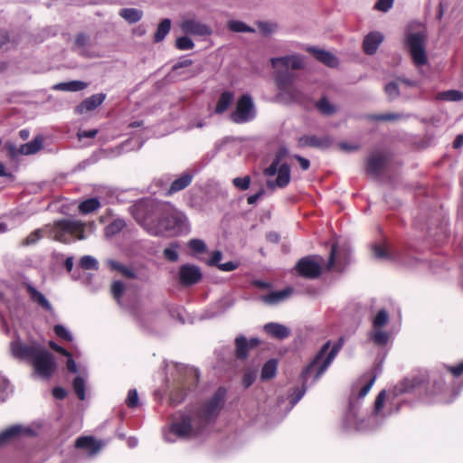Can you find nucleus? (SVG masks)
Returning <instances> with one entry per match:
<instances>
[{"label": "nucleus", "instance_id": "nucleus-40", "mask_svg": "<svg viewBox=\"0 0 463 463\" xmlns=\"http://www.w3.org/2000/svg\"><path fill=\"white\" fill-rule=\"evenodd\" d=\"M79 266L83 269L97 270L99 269V262L94 257L85 255L80 258Z\"/></svg>", "mask_w": 463, "mask_h": 463}, {"label": "nucleus", "instance_id": "nucleus-6", "mask_svg": "<svg viewBox=\"0 0 463 463\" xmlns=\"http://www.w3.org/2000/svg\"><path fill=\"white\" fill-rule=\"evenodd\" d=\"M227 396V389L219 387L213 396L205 401L196 412L200 425L205 427L214 421L219 416L221 411L224 407Z\"/></svg>", "mask_w": 463, "mask_h": 463}, {"label": "nucleus", "instance_id": "nucleus-4", "mask_svg": "<svg viewBox=\"0 0 463 463\" xmlns=\"http://www.w3.org/2000/svg\"><path fill=\"white\" fill-rule=\"evenodd\" d=\"M85 224L79 221L63 220L56 222L52 227L45 226L31 232L23 241V246H30L40 241L44 234L61 242H69L70 237L79 240L85 238Z\"/></svg>", "mask_w": 463, "mask_h": 463}, {"label": "nucleus", "instance_id": "nucleus-63", "mask_svg": "<svg viewBox=\"0 0 463 463\" xmlns=\"http://www.w3.org/2000/svg\"><path fill=\"white\" fill-rule=\"evenodd\" d=\"M256 376L253 372H246L242 377V385L244 388H249L255 382Z\"/></svg>", "mask_w": 463, "mask_h": 463}, {"label": "nucleus", "instance_id": "nucleus-61", "mask_svg": "<svg viewBox=\"0 0 463 463\" xmlns=\"http://www.w3.org/2000/svg\"><path fill=\"white\" fill-rule=\"evenodd\" d=\"M392 5L393 0H378L374 5V8L382 12H387L392 8Z\"/></svg>", "mask_w": 463, "mask_h": 463}, {"label": "nucleus", "instance_id": "nucleus-31", "mask_svg": "<svg viewBox=\"0 0 463 463\" xmlns=\"http://www.w3.org/2000/svg\"><path fill=\"white\" fill-rule=\"evenodd\" d=\"M24 429L20 425H13L0 433V445H3L22 434Z\"/></svg>", "mask_w": 463, "mask_h": 463}, {"label": "nucleus", "instance_id": "nucleus-52", "mask_svg": "<svg viewBox=\"0 0 463 463\" xmlns=\"http://www.w3.org/2000/svg\"><path fill=\"white\" fill-rule=\"evenodd\" d=\"M371 339L378 345H384L388 342L389 335L386 332L378 330L372 335Z\"/></svg>", "mask_w": 463, "mask_h": 463}, {"label": "nucleus", "instance_id": "nucleus-35", "mask_svg": "<svg viewBox=\"0 0 463 463\" xmlns=\"http://www.w3.org/2000/svg\"><path fill=\"white\" fill-rule=\"evenodd\" d=\"M100 207V203L98 198H90L79 204V211L82 214H88L97 211Z\"/></svg>", "mask_w": 463, "mask_h": 463}, {"label": "nucleus", "instance_id": "nucleus-5", "mask_svg": "<svg viewBox=\"0 0 463 463\" xmlns=\"http://www.w3.org/2000/svg\"><path fill=\"white\" fill-rule=\"evenodd\" d=\"M330 344V341L324 344L310 363L303 368L300 378L306 385H308L310 380L311 384L315 383L327 370L339 352L341 343H336L332 347Z\"/></svg>", "mask_w": 463, "mask_h": 463}, {"label": "nucleus", "instance_id": "nucleus-58", "mask_svg": "<svg viewBox=\"0 0 463 463\" xmlns=\"http://www.w3.org/2000/svg\"><path fill=\"white\" fill-rule=\"evenodd\" d=\"M307 385H306L305 383H302V387L301 389H296L294 391V393L292 394V397H291V400H290V403L292 405H295L297 402H298V401L303 397V395L305 394L306 391H307Z\"/></svg>", "mask_w": 463, "mask_h": 463}, {"label": "nucleus", "instance_id": "nucleus-14", "mask_svg": "<svg viewBox=\"0 0 463 463\" xmlns=\"http://www.w3.org/2000/svg\"><path fill=\"white\" fill-rule=\"evenodd\" d=\"M260 345L258 338H247L243 335H239L235 338V356L239 360H245L248 357V352L251 348H255Z\"/></svg>", "mask_w": 463, "mask_h": 463}, {"label": "nucleus", "instance_id": "nucleus-59", "mask_svg": "<svg viewBox=\"0 0 463 463\" xmlns=\"http://www.w3.org/2000/svg\"><path fill=\"white\" fill-rule=\"evenodd\" d=\"M258 28L263 34H269L275 31L276 24L267 22H259Z\"/></svg>", "mask_w": 463, "mask_h": 463}, {"label": "nucleus", "instance_id": "nucleus-49", "mask_svg": "<svg viewBox=\"0 0 463 463\" xmlns=\"http://www.w3.org/2000/svg\"><path fill=\"white\" fill-rule=\"evenodd\" d=\"M445 391V381L442 377H439L438 380L433 382L431 388L428 391L429 394L438 395L442 393Z\"/></svg>", "mask_w": 463, "mask_h": 463}, {"label": "nucleus", "instance_id": "nucleus-51", "mask_svg": "<svg viewBox=\"0 0 463 463\" xmlns=\"http://www.w3.org/2000/svg\"><path fill=\"white\" fill-rule=\"evenodd\" d=\"M177 244H172L165 248L163 251L164 257L169 261H176L178 260Z\"/></svg>", "mask_w": 463, "mask_h": 463}, {"label": "nucleus", "instance_id": "nucleus-46", "mask_svg": "<svg viewBox=\"0 0 463 463\" xmlns=\"http://www.w3.org/2000/svg\"><path fill=\"white\" fill-rule=\"evenodd\" d=\"M317 108L325 115H331L335 112L334 106L326 98L321 99L317 103Z\"/></svg>", "mask_w": 463, "mask_h": 463}, {"label": "nucleus", "instance_id": "nucleus-10", "mask_svg": "<svg viewBox=\"0 0 463 463\" xmlns=\"http://www.w3.org/2000/svg\"><path fill=\"white\" fill-rule=\"evenodd\" d=\"M203 428V427L200 424L199 426L194 427L191 416L185 413L177 416L170 425L171 432L183 439L197 436L202 431Z\"/></svg>", "mask_w": 463, "mask_h": 463}, {"label": "nucleus", "instance_id": "nucleus-53", "mask_svg": "<svg viewBox=\"0 0 463 463\" xmlns=\"http://www.w3.org/2000/svg\"><path fill=\"white\" fill-rule=\"evenodd\" d=\"M53 332L55 335L67 342L72 341L71 335L67 331V329L61 325H55L53 326Z\"/></svg>", "mask_w": 463, "mask_h": 463}, {"label": "nucleus", "instance_id": "nucleus-11", "mask_svg": "<svg viewBox=\"0 0 463 463\" xmlns=\"http://www.w3.org/2000/svg\"><path fill=\"white\" fill-rule=\"evenodd\" d=\"M42 348L43 346L36 343L29 345L17 341L12 342L11 344V351L14 357L24 361H28L31 364Z\"/></svg>", "mask_w": 463, "mask_h": 463}, {"label": "nucleus", "instance_id": "nucleus-12", "mask_svg": "<svg viewBox=\"0 0 463 463\" xmlns=\"http://www.w3.org/2000/svg\"><path fill=\"white\" fill-rule=\"evenodd\" d=\"M183 33L197 36H207L212 33V29L207 24L200 22L194 16H184L179 24Z\"/></svg>", "mask_w": 463, "mask_h": 463}, {"label": "nucleus", "instance_id": "nucleus-28", "mask_svg": "<svg viewBox=\"0 0 463 463\" xmlns=\"http://www.w3.org/2000/svg\"><path fill=\"white\" fill-rule=\"evenodd\" d=\"M106 264L110 270L117 271L127 279H135L136 278L135 271L130 267H128V266L122 264L121 262H118L114 260H107Z\"/></svg>", "mask_w": 463, "mask_h": 463}, {"label": "nucleus", "instance_id": "nucleus-42", "mask_svg": "<svg viewBox=\"0 0 463 463\" xmlns=\"http://www.w3.org/2000/svg\"><path fill=\"white\" fill-rule=\"evenodd\" d=\"M409 118V115L400 114V113H385V114L371 116V118H373L374 120H381V121H393V120L404 119V118Z\"/></svg>", "mask_w": 463, "mask_h": 463}, {"label": "nucleus", "instance_id": "nucleus-56", "mask_svg": "<svg viewBox=\"0 0 463 463\" xmlns=\"http://www.w3.org/2000/svg\"><path fill=\"white\" fill-rule=\"evenodd\" d=\"M385 92L391 99H396L400 94L398 84L396 82L388 83L385 86Z\"/></svg>", "mask_w": 463, "mask_h": 463}, {"label": "nucleus", "instance_id": "nucleus-36", "mask_svg": "<svg viewBox=\"0 0 463 463\" xmlns=\"http://www.w3.org/2000/svg\"><path fill=\"white\" fill-rule=\"evenodd\" d=\"M171 29V21L169 19H164L158 24L156 32L154 35V41L156 43H159L165 39V37L168 34Z\"/></svg>", "mask_w": 463, "mask_h": 463}, {"label": "nucleus", "instance_id": "nucleus-24", "mask_svg": "<svg viewBox=\"0 0 463 463\" xmlns=\"http://www.w3.org/2000/svg\"><path fill=\"white\" fill-rule=\"evenodd\" d=\"M423 379L420 376H413L405 378L399 384L395 386V392L398 394L407 393L412 392L415 388L423 383Z\"/></svg>", "mask_w": 463, "mask_h": 463}, {"label": "nucleus", "instance_id": "nucleus-47", "mask_svg": "<svg viewBox=\"0 0 463 463\" xmlns=\"http://www.w3.org/2000/svg\"><path fill=\"white\" fill-rule=\"evenodd\" d=\"M188 247L195 253H203L206 250V244L201 239H192L188 241Z\"/></svg>", "mask_w": 463, "mask_h": 463}, {"label": "nucleus", "instance_id": "nucleus-54", "mask_svg": "<svg viewBox=\"0 0 463 463\" xmlns=\"http://www.w3.org/2000/svg\"><path fill=\"white\" fill-rule=\"evenodd\" d=\"M126 404L128 408L134 409L138 405V394L136 389H131L128 392Z\"/></svg>", "mask_w": 463, "mask_h": 463}, {"label": "nucleus", "instance_id": "nucleus-8", "mask_svg": "<svg viewBox=\"0 0 463 463\" xmlns=\"http://www.w3.org/2000/svg\"><path fill=\"white\" fill-rule=\"evenodd\" d=\"M256 109L252 98L249 94L242 95L236 102L235 109L231 113L230 118L233 123L244 124L253 120Z\"/></svg>", "mask_w": 463, "mask_h": 463}, {"label": "nucleus", "instance_id": "nucleus-9", "mask_svg": "<svg viewBox=\"0 0 463 463\" xmlns=\"http://www.w3.org/2000/svg\"><path fill=\"white\" fill-rule=\"evenodd\" d=\"M31 364L34 373L43 379L52 377L56 370L54 355L44 347L41 349Z\"/></svg>", "mask_w": 463, "mask_h": 463}, {"label": "nucleus", "instance_id": "nucleus-38", "mask_svg": "<svg viewBox=\"0 0 463 463\" xmlns=\"http://www.w3.org/2000/svg\"><path fill=\"white\" fill-rule=\"evenodd\" d=\"M126 223L123 220L118 219L113 221L105 228V234L107 237H112L123 230Z\"/></svg>", "mask_w": 463, "mask_h": 463}, {"label": "nucleus", "instance_id": "nucleus-32", "mask_svg": "<svg viewBox=\"0 0 463 463\" xmlns=\"http://www.w3.org/2000/svg\"><path fill=\"white\" fill-rule=\"evenodd\" d=\"M119 15L129 24H134L141 20L143 12L137 8H124L119 11Z\"/></svg>", "mask_w": 463, "mask_h": 463}, {"label": "nucleus", "instance_id": "nucleus-39", "mask_svg": "<svg viewBox=\"0 0 463 463\" xmlns=\"http://www.w3.org/2000/svg\"><path fill=\"white\" fill-rule=\"evenodd\" d=\"M439 99L449 100V101H459L463 99V92L460 90H451L443 92H439L437 95Z\"/></svg>", "mask_w": 463, "mask_h": 463}, {"label": "nucleus", "instance_id": "nucleus-29", "mask_svg": "<svg viewBox=\"0 0 463 463\" xmlns=\"http://www.w3.org/2000/svg\"><path fill=\"white\" fill-rule=\"evenodd\" d=\"M234 99V94L232 91H224L221 94L214 108L215 114L224 113Z\"/></svg>", "mask_w": 463, "mask_h": 463}, {"label": "nucleus", "instance_id": "nucleus-18", "mask_svg": "<svg viewBox=\"0 0 463 463\" xmlns=\"http://www.w3.org/2000/svg\"><path fill=\"white\" fill-rule=\"evenodd\" d=\"M332 144L329 137H318L317 136H303L298 139L299 146H312L319 148H328Z\"/></svg>", "mask_w": 463, "mask_h": 463}, {"label": "nucleus", "instance_id": "nucleus-7", "mask_svg": "<svg viewBox=\"0 0 463 463\" xmlns=\"http://www.w3.org/2000/svg\"><path fill=\"white\" fill-rule=\"evenodd\" d=\"M405 44L415 66L420 67L428 63L425 35L422 33H410Z\"/></svg>", "mask_w": 463, "mask_h": 463}, {"label": "nucleus", "instance_id": "nucleus-15", "mask_svg": "<svg viewBox=\"0 0 463 463\" xmlns=\"http://www.w3.org/2000/svg\"><path fill=\"white\" fill-rule=\"evenodd\" d=\"M114 300L122 307L131 310L137 307V291H112Z\"/></svg>", "mask_w": 463, "mask_h": 463}, {"label": "nucleus", "instance_id": "nucleus-17", "mask_svg": "<svg viewBox=\"0 0 463 463\" xmlns=\"http://www.w3.org/2000/svg\"><path fill=\"white\" fill-rule=\"evenodd\" d=\"M387 161V156L383 153L372 154L368 160L366 170L372 175H379Z\"/></svg>", "mask_w": 463, "mask_h": 463}, {"label": "nucleus", "instance_id": "nucleus-21", "mask_svg": "<svg viewBox=\"0 0 463 463\" xmlns=\"http://www.w3.org/2000/svg\"><path fill=\"white\" fill-rule=\"evenodd\" d=\"M265 333L272 338L283 340L290 335V330L279 323H268L264 326Z\"/></svg>", "mask_w": 463, "mask_h": 463}, {"label": "nucleus", "instance_id": "nucleus-41", "mask_svg": "<svg viewBox=\"0 0 463 463\" xmlns=\"http://www.w3.org/2000/svg\"><path fill=\"white\" fill-rule=\"evenodd\" d=\"M187 391L184 387H177L170 393V402L174 405L181 403L186 397Z\"/></svg>", "mask_w": 463, "mask_h": 463}, {"label": "nucleus", "instance_id": "nucleus-30", "mask_svg": "<svg viewBox=\"0 0 463 463\" xmlns=\"http://www.w3.org/2000/svg\"><path fill=\"white\" fill-rule=\"evenodd\" d=\"M88 87V84L81 80H71L68 82H60L55 84L52 89L61 91H80Z\"/></svg>", "mask_w": 463, "mask_h": 463}, {"label": "nucleus", "instance_id": "nucleus-16", "mask_svg": "<svg viewBox=\"0 0 463 463\" xmlns=\"http://www.w3.org/2000/svg\"><path fill=\"white\" fill-rule=\"evenodd\" d=\"M290 182V168L289 165L286 163H283L279 165V171L277 173V178L275 181L268 180L267 186L268 188L274 190L276 187L284 188Z\"/></svg>", "mask_w": 463, "mask_h": 463}, {"label": "nucleus", "instance_id": "nucleus-57", "mask_svg": "<svg viewBox=\"0 0 463 463\" xmlns=\"http://www.w3.org/2000/svg\"><path fill=\"white\" fill-rule=\"evenodd\" d=\"M222 258V253L220 250H215L212 253L211 257L205 260V263L210 266L213 267L216 266L218 268V265L220 264V260Z\"/></svg>", "mask_w": 463, "mask_h": 463}, {"label": "nucleus", "instance_id": "nucleus-44", "mask_svg": "<svg viewBox=\"0 0 463 463\" xmlns=\"http://www.w3.org/2000/svg\"><path fill=\"white\" fill-rule=\"evenodd\" d=\"M73 390L80 400L85 399V383L80 376L73 380Z\"/></svg>", "mask_w": 463, "mask_h": 463}, {"label": "nucleus", "instance_id": "nucleus-27", "mask_svg": "<svg viewBox=\"0 0 463 463\" xmlns=\"http://www.w3.org/2000/svg\"><path fill=\"white\" fill-rule=\"evenodd\" d=\"M373 254L375 258L380 259V260H396L403 265H407V263L402 260L401 255L389 252L387 248L383 245H380V244L373 245Z\"/></svg>", "mask_w": 463, "mask_h": 463}, {"label": "nucleus", "instance_id": "nucleus-33", "mask_svg": "<svg viewBox=\"0 0 463 463\" xmlns=\"http://www.w3.org/2000/svg\"><path fill=\"white\" fill-rule=\"evenodd\" d=\"M277 361L275 359H269L267 361L261 369L260 378L262 381H268L275 377L277 373Z\"/></svg>", "mask_w": 463, "mask_h": 463}, {"label": "nucleus", "instance_id": "nucleus-20", "mask_svg": "<svg viewBox=\"0 0 463 463\" xmlns=\"http://www.w3.org/2000/svg\"><path fill=\"white\" fill-rule=\"evenodd\" d=\"M101 447V443L91 436H81L79 437L75 441V448L85 449L89 452L90 455L98 453Z\"/></svg>", "mask_w": 463, "mask_h": 463}, {"label": "nucleus", "instance_id": "nucleus-34", "mask_svg": "<svg viewBox=\"0 0 463 463\" xmlns=\"http://www.w3.org/2000/svg\"><path fill=\"white\" fill-rule=\"evenodd\" d=\"M43 146V138L36 137L29 143L24 144L20 147V153L23 155H33L38 152Z\"/></svg>", "mask_w": 463, "mask_h": 463}, {"label": "nucleus", "instance_id": "nucleus-43", "mask_svg": "<svg viewBox=\"0 0 463 463\" xmlns=\"http://www.w3.org/2000/svg\"><path fill=\"white\" fill-rule=\"evenodd\" d=\"M389 322V315L384 310H380L373 318V326L375 329L381 328L386 326Z\"/></svg>", "mask_w": 463, "mask_h": 463}, {"label": "nucleus", "instance_id": "nucleus-60", "mask_svg": "<svg viewBox=\"0 0 463 463\" xmlns=\"http://www.w3.org/2000/svg\"><path fill=\"white\" fill-rule=\"evenodd\" d=\"M384 401H385V391H382L379 392V394L377 395L376 399H375V402H374V412L375 413H379L383 408V405H384Z\"/></svg>", "mask_w": 463, "mask_h": 463}, {"label": "nucleus", "instance_id": "nucleus-48", "mask_svg": "<svg viewBox=\"0 0 463 463\" xmlns=\"http://www.w3.org/2000/svg\"><path fill=\"white\" fill-rule=\"evenodd\" d=\"M175 46L182 51L191 50L194 48V42L187 36H181L176 39Z\"/></svg>", "mask_w": 463, "mask_h": 463}, {"label": "nucleus", "instance_id": "nucleus-45", "mask_svg": "<svg viewBox=\"0 0 463 463\" xmlns=\"http://www.w3.org/2000/svg\"><path fill=\"white\" fill-rule=\"evenodd\" d=\"M228 27L232 32L242 33V32H254L255 30L249 27L246 24L240 21H230Z\"/></svg>", "mask_w": 463, "mask_h": 463}, {"label": "nucleus", "instance_id": "nucleus-55", "mask_svg": "<svg viewBox=\"0 0 463 463\" xmlns=\"http://www.w3.org/2000/svg\"><path fill=\"white\" fill-rule=\"evenodd\" d=\"M232 184L238 189L245 191L250 187V177L248 175L244 177H236L232 180Z\"/></svg>", "mask_w": 463, "mask_h": 463}, {"label": "nucleus", "instance_id": "nucleus-23", "mask_svg": "<svg viewBox=\"0 0 463 463\" xmlns=\"http://www.w3.org/2000/svg\"><path fill=\"white\" fill-rule=\"evenodd\" d=\"M193 180V175L191 173L185 172L180 177L173 181L169 186V188L165 191V194L166 196L172 195L179 191L186 188Z\"/></svg>", "mask_w": 463, "mask_h": 463}, {"label": "nucleus", "instance_id": "nucleus-22", "mask_svg": "<svg viewBox=\"0 0 463 463\" xmlns=\"http://www.w3.org/2000/svg\"><path fill=\"white\" fill-rule=\"evenodd\" d=\"M106 99L104 93L94 94L85 99L78 107L77 111L83 113L85 111H91L100 106Z\"/></svg>", "mask_w": 463, "mask_h": 463}, {"label": "nucleus", "instance_id": "nucleus-50", "mask_svg": "<svg viewBox=\"0 0 463 463\" xmlns=\"http://www.w3.org/2000/svg\"><path fill=\"white\" fill-rule=\"evenodd\" d=\"M31 293V298L36 301L41 307L46 310H50L51 307L48 300L44 298L40 291H29Z\"/></svg>", "mask_w": 463, "mask_h": 463}, {"label": "nucleus", "instance_id": "nucleus-62", "mask_svg": "<svg viewBox=\"0 0 463 463\" xmlns=\"http://www.w3.org/2000/svg\"><path fill=\"white\" fill-rule=\"evenodd\" d=\"M448 372H449L454 377H459L463 374V361L458 364L451 366H446Z\"/></svg>", "mask_w": 463, "mask_h": 463}, {"label": "nucleus", "instance_id": "nucleus-64", "mask_svg": "<svg viewBox=\"0 0 463 463\" xmlns=\"http://www.w3.org/2000/svg\"><path fill=\"white\" fill-rule=\"evenodd\" d=\"M339 148L344 152H354L359 149V146L357 144H353L349 142H341L338 144Z\"/></svg>", "mask_w": 463, "mask_h": 463}, {"label": "nucleus", "instance_id": "nucleus-13", "mask_svg": "<svg viewBox=\"0 0 463 463\" xmlns=\"http://www.w3.org/2000/svg\"><path fill=\"white\" fill-rule=\"evenodd\" d=\"M178 276L181 284L189 287L198 283L203 278V273L196 265L184 264L179 268Z\"/></svg>", "mask_w": 463, "mask_h": 463}, {"label": "nucleus", "instance_id": "nucleus-26", "mask_svg": "<svg viewBox=\"0 0 463 463\" xmlns=\"http://www.w3.org/2000/svg\"><path fill=\"white\" fill-rule=\"evenodd\" d=\"M307 51L311 52L319 61L329 67H336L338 64L337 58L329 52L314 47H308Z\"/></svg>", "mask_w": 463, "mask_h": 463}, {"label": "nucleus", "instance_id": "nucleus-37", "mask_svg": "<svg viewBox=\"0 0 463 463\" xmlns=\"http://www.w3.org/2000/svg\"><path fill=\"white\" fill-rule=\"evenodd\" d=\"M285 154H286V151L284 149H281L276 155V157L274 158V160L271 163V165L264 170V175L266 176H273V175H275L278 173L279 167L281 165V164H279L280 160L285 156Z\"/></svg>", "mask_w": 463, "mask_h": 463}, {"label": "nucleus", "instance_id": "nucleus-2", "mask_svg": "<svg viewBox=\"0 0 463 463\" xmlns=\"http://www.w3.org/2000/svg\"><path fill=\"white\" fill-rule=\"evenodd\" d=\"M348 262L349 255L347 251L339 250L336 244H333L326 263L323 257L311 255L300 259L296 265V270L301 277L314 279L326 270L340 272Z\"/></svg>", "mask_w": 463, "mask_h": 463}, {"label": "nucleus", "instance_id": "nucleus-1", "mask_svg": "<svg viewBox=\"0 0 463 463\" xmlns=\"http://www.w3.org/2000/svg\"><path fill=\"white\" fill-rule=\"evenodd\" d=\"M131 213L138 223L153 236H176L189 232L186 216L170 205L157 207L154 215L146 214V207L138 203L130 208Z\"/></svg>", "mask_w": 463, "mask_h": 463}, {"label": "nucleus", "instance_id": "nucleus-3", "mask_svg": "<svg viewBox=\"0 0 463 463\" xmlns=\"http://www.w3.org/2000/svg\"><path fill=\"white\" fill-rule=\"evenodd\" d=\"M276 71V83L280 95L297 100L300 98L299 90L294 85V75L288 70H298L304 67L302 56L298 54L288 55L270 60Z\"/></svg>", "mask_w": 463, "mask_h": 463}, {"label": "nucleus", "instance_id": "nucleus-25", "mask_svg": "<svg viewBox=\"0 0 463 463\" xmlns=\"http://www.w3.org/2000/svg\"><path fill=\"white\" fill-rule=\"evenodd\" d=\"M293 291H269V294L261 296L260 300L269 306H275L288 299Z\"/></svg>", "mask_w": 463, "mask_h": 463}, {"label": "nucleus", "instance_id": "nucleus-19", "mask_svg": "<svg viewBox=\"0 0 463 463\" xmlns=\"http://www.w3.org/2000/svg\"><path fill=\"white\" fill-rule=\"evenodd\" d=\"M384 37L379 32H372L367 34L363 43V48L366 54L372 55L376 52L379 45L383 43Z\"/></svg>", "mask_w": 463, "mask_h": 463}]
</instances>
